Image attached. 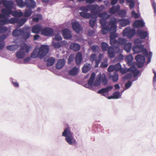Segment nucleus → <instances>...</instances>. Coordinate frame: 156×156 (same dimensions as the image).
Here are the masks:
<instances>
[{
    "label": "nucleus",
    "mask_w": 156,
    "mask_h": 156,
    "mask_svg": "<svg viewBox=\"0 0 156 156\" xmlns=\"http://www.w3.org/2000/svg\"><path fill=\"white\" fill-rule=\"evenodd\" d=\"M62 136L65 137V140L70 145L74 146L77 144V142L73 136V133L70 128L67 127L64 129L62 132Z\"/></svg>",
    "instance_id": "1"
},
{
    "label": "nucleus",
    "mask_w": 156,
    "mask_h": 156,
    "mask_svg": "<svg viewBox=\"0 0 156 156\" xmlns=\"http://www.w3.org/2000/svg\"><path fill=\"white\" fill-rule=\"evenodd\" d=\"M49 49L48 45H42L39 48L38 51L37 49H34L31 54V57L33 58H36L38 57L41 59H42L48 53Z\"/></svg>",
    "instance_id": "2"
},
{
    "label": "nucleus",
    "mask_w": 156,
    "mask_h": 156,
    "mask_svg": "<svg viewBox=\"0 0 156 156\" xmlns=\"http://www.w3.org/2000/svg\"><path fill=\"white\" fill-rule=\"evenodd\" d=\"M132 49L134 53H139L142 52L145 57L148 55V51L146 49L144 48L143 45H137L133 46Z\"/></svg>",
    "instance_id": "3"
},
{
    "label": "nucleus",
    "mask_w": 156,
    "mask_h": 156,
    "mask_svg": "<svg viewBox=\"0 0 156 156\" xmlns=\"http://www.w3.org/2000/svg\"><path fill=\"white\" fill-rule=\"evenodd\" d=\"M136 34V30L134 28L127 27L123 30V35L124 36L127 37L129 38H131Z\"/></svg>",
    "instance_id": "4"
},
{
    "label": "nucleus",
    "mask_w": 156,
    "mask_h": 156,
    "mask_svg": "<svg viewBox=\"0 0 156 156\" xmlns=\"http://www.w3.org/2000/svg\"><path fill=\"white\" fill-rule=\"evenodd\" d=\"M135 59L136 62V65L137 67L139 68L142 67L145 62L144 56L138 54L136 56Z\"/></svg>",
    "instance_id": "5"
},
{
    "label": "nucleus",
    "mask_w": 156,
    "mask_h": 156,
    "mask_svg": "<svg viewBox=\"0 0 156 156\" xmlns=\"http://www.w3.org/2000/svg\"><path fill=\"white\" fill-rule=\"evenodd\" d=\"M95 76V73H92L87 83L84 85L83 86L86 88L90 89V90L96 91V90L92 86L93 83L94 81Z\"/></svg>",
    "instance_id": "6"
},
{
    "label": "nucleus",
    "mask_w": 156,
    "mask_h": 156,
    "mask_svg": "<svg viewBox=\"0 0 156 156\" xmlns=\"http://www.w3.org/2000/svg\"><path fill=\"white\" fill-rule=\"evenodd\" d=\"M2 4L5 8L12 9L13 8L14 2L12 0H1L0 1V9L1 8V5Z\"/></svg>",
    "instance_id": "7"
},
{
    "label": "nucleus",
    "mask_w": 156,
    "mask_h": 156,
    "mask_svg": "<svg viewBox=\"0 0 156 156\" xmlns=\"http://www.w3.org/2000/svg\"><path fill=\"white\" fill-rule=\"evenodd\" d=\"M27 20V19L26 18L20 19L17 18H12V24L16 23L18 26L21 27L25 23Z\"/></svg>",
    "instance_id": "8"
},
{
    "label": "nucleus",
    "mask_w": 156,
    "mask_h": 156,
    "mask_svg": "<svg viewBox=\"0 0 156 156\" xmlns=\"http://www.w3.org/2000/svg\"><path fill=\"white\" fill-rule=\"evenodd\" d=\"M41 34L46 36H51L54 34V30L51 28L45 27L41 30Z\"/></svg>",
    "instance_id": "9"
},
{
    "label": "nucleus",
    "mask_w": 156,
    "mask_h": 156,
    "mask_svg": "<svg viewBox=\"0 0 156 156\" xmlns=\"http://www.w3.org/2000/svg\"><path fill=\"white\" fill-rule=\"evenodd\" d=\"M118 22L119 24V28L121 29L122 27L127 26L130 23V21L128 19H119L118 20Z\"/></svg>",
    "instance_id": "10"
},
{
    "label": "nucleus",
    "mask_w": 156,
    "mask_h": 156,
    "mask_svg": "<svg viewBox=\"0 0 156 156\" xmlns=\"http://www.w3.org/2000/svg\"><path fill=\"white\" fill-rule=\"evenodd\" d=\"M1 12L2 13L3 17H9L12 14V10L6 8H2L1 9Z\"/></svg>",
    "instance_id": "11"
},
{
    "label": "nucleus",
    "mask_w": 156,
    "mask_h": 156,
    "mask_svg": "<svg viewBox=\"0 0 156 156\" xmlns=\"http://www.w3.org/2000/svg\"><path fill=\"white\" fill-rule=\"evenodd\" d=\"M25 55V51L24 48L23 47L21 48L18 51H17L16 53V57L19 59H22L23 58Z\"/></svg>",
    "instance_id": "12"
},
{
    "label": "nucleus",
    "mask_w": 156,
    "mask_h": 156,
    "mask_svg": "<svg viewBox=\"0 0 156 156\" xmlns=\"http://www.w3.org/2000/svg\"><path fill=\"white\" fill-rule=\"evenodd\" d=\"M72 27L73 30L77 33H78L82 30L81 25L77 21L72 22Z\"/></svg>",
    "instance_id": "13"
},
{
    "label": "nucleus",
    "mask_w": 156,
    "mask_h": 156,
    "mask_svg": "<svg viewBox=\"0 0 156 156\" xmlns=\"http://www.w3.org/2000/svg\"><path fill=\"white\" fill-rule=\"evenodd\" d=\"M25 3L28 8L34 9L36 5V3L34 0H25Z\"/></svg>",
    "instance_id": "14"
},
{
    "label": "nucleus",
    "mask_w": 156,
    "mask_h": 156,
    "mask_svg": "<svg viewBox=\"0 0 156 156\" xmlns=\"http://www.w3.org/2000/svg\"><path fill=\"white\" fill-rule=\"evenodd\" d=\"M12 18L9 19L7 17H2V19L0 20V24L3 26L9 23L12 24Z\"/></svg>",
    "instance_id": "15"
},
{
    "label": "nucleus",
    "mask_w": 156,
    "mask_h": 156,
    "mask_svg": "<svg viewBox=\"0 0 156 156\" xmlns=\"http://www.w3.org/2000/svg\"><path fill=\"white\" fill-rule=\"evenodd\" d=\"M136 34L142 39H145L148 35V33L147 31L141 30H138Z\"/></svg>",
    "instance_id": "16"
},
{
    "label": "nucleus",
    "mask_w": 156,
    "mask_h": 156,
    "mask_svg": "<svg viewBox=\"0 0 156 156\" xmlns=\"http://www.w3.org/2000/svg\"><path fill=\"white\" fill-rule=\"evenodd\" d=\"M145 23L142 20H137L134 23L133 27L135 28H142L145 25Z\"/></svg>",
    "instance_id": "17"
},
{
    "label": "nucleus",
    "mask_w": 156,
    "mask_h": 156,
    "mask_svg": "<svg viewBox=\"0 0 156 156\" xmlns=\"http://www.w3.org/2000/svg\"><path fill=\"white\" fill-rule=\"evenodd\" d=\"M113 88L112 86H107L105 88H102L99 90L97 93L100 94H102L104 95V94L107 93L108 91L111 90Z\"/></svg>",
    "instance_id": "18"
},
{
    "label": "nucleus",
    "mask_w": 156,
    "mask_h": 156,
    "mask_svg": "<svg viewBox=\"0 0 156 156\" xmlns=\"http://www.w3.org/2000/svg\"><path fill=\"white\" fill-rule=\"evenodd\" d=\"M62 35L66 39H69L72 37L70 31L66 29H65L62 31Z\"/></svg>",
    "instance_id": "19"
},
{
    "label": "nucleus",
    "mask_w": 156,
    "mask_h": 156,
    "mask_svg": "<svg viewBox=\"0 0 156 156\" xmlns=\"http://www.w3.org/2000/svg\"><path fill=\"white\" fill-rule=\"evenodd\" d=\"M42 27L40 24L36 25L33 26L31 30L32 32L38 34L42 30Z\"/></svg>",
    "instance_id": "20"
},
{
    "label": "nucleus",
    "mask_w": 156,
    "mask_h": 156,
    "mask_svg": "<svg viewBox=\"0 0 156 156\" xmlns=\"http://www.w3.org/2000/svg\"><path fill=\"white\" fill-rule=\"evenodd\" d=\"M65 60L64 59H61L58 61L55 65V68L57 69H60L64 66Z\"/></svg>",
    "instance_id": "21"
},
{
    "label": "nucleus",
    "mask_w": 156,
    "mask_h": 156,
    "mask_svg": "<svg viewBox=\"0 0 156 156\" xmlns=\"http://www.w3.org/2000/svg\"><path fill=\"white\" fill-rule=\"evenodd\" d=\"M101 76L100 75L98 77V79L96 80L94 82V81L93 83L92 87L94 88L96 90V87L100 88L101 84Z\"/></svg>",
    "instance_id": "22"
},
{
    "label": "nucleus",
    "mask_w": 156,
    "mask_h": 156,
    "mask_svg": "<svg viewBox=\"0 0 156 156\" xmlns=\"http://www.w3.org/2000/svg\"><path fill=\"white\" fill-rule=\"evenodd\" d=\"M98 7V5L97 4L93 5L88 6L89 10H90L91 11V14L92 15H96L97 14L96 10Z\"/></svg>",
    "instance_id": "23"
},
{
    "label": "nucleus",
    "mask_w": 156,
    "mask_h": 156,
    "mask_svg": "<svg viewBox=\"0 0 156 156\" xmlns=\"http://www.w3.org/2000/svg\"><path fill=\"white\" fill-rule=\"evenodd\" d=\"M82 55L80 52L77 53L75 57V62L77 65H80L82 60Z\"/></svg>",
    "instance_id": "24"
},
{
    "label": "nucleus",
    "mask_w": 156,
    "mask_h": 156,
    "mask_svg": "<svg viewBox=\"0 0 156 156\" xmlns=\"http://www.w3.org/2000/svg\"><path fill=\"white\" fill-rule=\"evenodd\" d=\"M120 6L118 5V16L121 17H125L126 14V10L124 9H120Z\"/></svg>",
    "instance_id": "25"
},
{
    "label": "nucleus",
    "mask_w": 156,
    "mask_h": 156,
    "mask_svg": "<svg viewBox=\"0 0 156 156\" xmlns=\"http://www.w3.org/2000/svg\"><path fill=\"white\" fill-rule=\"evenodd\" d=\"M70 48L71 49L75 51H79L80 48V45L76 43H73L71 44L70 46Z\"/></svg>",
    "instance_id": "26"
},
{
    "label": "nucleus",
    "mask_w": 156,
    "mask_h": 156,
    "mask_svg": "<svg viewBox=\"0 0 156 156\" xmlns=\"http://www.w3.org/2000/svg\"><path fill=\"white\" fill-rule=\"evenodd\" d=\"M23 32V30L21 29H18L16 28L12 32V35L13 37H17L21 35Z\"/></svg>",
    "instance_id": "27"
},
{
    "label": "nucleus",
    "mask_w": 156,
    "mask_h": 156,
    "mask_svg": "<svg viewBox=\"0 0 156 156\" xmlns=\"http://www.w3.org/2000/svg\"><path fill=\"white\" fill-rule=\"evenodd\" d=\"M90 18L89 21V24L90 27L93 28L95 25L97 20V17L95 15H92Z\"/></svg>",
    "instance_id": "28"
},
{
    "label": "nucleus",
    "mask_w": 156,
    "mask_h": 156,
    "mask_svg": "<svg viewBox=\"0 0 156 156\" xmlns=\"http://www.w3.org/2000/svg\"><path fill=\"white\" fill-rule=\"evenodd\" d=\"M133 57L131 55L126 56L125 58V60L129 66H130L133 64Z\"/></svg>",
    "instance_id": "29"
},
{
    "label": "nucleus",
    "mask_w": 156,
    "mask_h": 156,
    "mask_svg": "<svg viewBox=\"0 0 156 156\" xmlns=\"http://www.w3.org/2000/svg\"><path fill=\"white\" fill-rule=\"evenodd\" d=\"M120 71L122 74H124L128 72L127 68H122L119 63L118 62V72Z\"/></svg>",
    "instance_id": "30"
},
{
    "label": "nucleus",
    "mask_w": 156,
    "mask_h": 156,
    "mask_svg": "<svg viewBox=\"0 0 156 156\" xmlns=\"http://www.w3.org/2000/svg\"><path fill=\"white\" fill-rule=\"evenodd\" d=\"M90 64L86 63L84 65L82 69V71L83 73H86L91 69Z\"/></svg>",
    "instance_id": "31"
},
{
    "label": "nucleus",
    "mask_w": 156,
    "mask_h": 156,
    "mask_svg": "<svg viewBox=\"0 0 156 156\" xmlns=\"http://www.w3.org/2000/svg\"><path fill=\"white\" fill-rule=\"evenodd\" d=\"M55 58L53 57H51L48 59L46 61L47 62V66L48 67L52 66L55 63Z\"/></svg>",
    "instance_id": "32"
},
{
    "label": "nucleus",
    "mask_w": 156,
    "mask_h": 156,
    "mask_svg": "<svg viewBox=\"0 0 156 156\" xmlns=\"http://www.w3.org/2000/svg\"><path fill=\"white\" fill-rule=\"evenodd\" d=\"M132 44L131 43H126L124 46V49L127 53L129 52L132 48Z\"/></svg>",
    "instance_id": "33"
},
{
    "label": "nucleus",
    "mask_w": 156,
    "mask_h": 156,
    "mask_svg": "<svg viewBox=\"0 0 156 156\" xmlns=\"http://www.w3.org/2000/svg\"><path fill=\"white\" fill-rule=\"evenodd\" d=\"M127 41L126 39L122 38H119L118 40V45H120L121 46L124 45L126 43Z\"/></svg>",
    "instance_id": "34"
},
{
    "label": "nucleus",
    "mask_w": 156,
    "mask_h": 156,
    "mask_svg": "<svg viewBox=\"0 0 156 156\" xmlns=\"http://www.w3.org/2000/svg\"><path fill=\"white\" fill-rule=\"evenodd\" d=\"M12 15L14 17H20L23 16V14L21 11L18 12L16 10L14 11L12 10Z\"/></svg>",
    "instance_id": "35"
},
{
    "label": "nucleus",
    "mask_w": 156,
    "mask_h": 156,
    "mask_svg": "<svg viewBox=\"0 0 156 156\" xmlns=\"http://www.w3.org/2000/svg\"><path fill=\"white\" fill-rule=\"evenodd\" d=\"M28 8V9H26L25 10V11L24 13V16L25 17H29L31 15L32 13L33 12V11H32V9H31L30 8Z\"/></svg>",
    "instance_id": "36"
},
{
    "label": "nucleus",
    "mask_w": 156,
    "mask_h": 156,
    "mask_svg": "<svg viewBox=\"0 0 156 156\" xmlns=\"http://www.w3.org/2000/svg\"><path fill=\"white\" fill-rule=\"evenodd\" d=\"M78 71V68L74 67L69 71V74L70 75L74 76L77 74Z\"/></svg>",
    "instance_id": "37"
},
{
    "label": "nucleus",
    "mask_w": 156,
    "mask_h": 156,
    "mask_svg": "<svg viewBox=\"0 0 156 156\" xmlns=\"http://www.w3.org/2000/svg\"><path fill=\"white\" fill-rule=\"evenodd\" d=\"M79 14L80 16L85 18H89L92 16V14L89 13L84 12H80Z\"/></svg>",
    "instance_id": "38"
},
{
    "label": "nucleus",
    "mask_w": 156,
    "mask_h": 156,
    "mask_svg": "<svg viewBox=\"0 0 156 156\" xmlns=\"http://www.w3.org/2000/svg\"><path fill=\"white\" fill-rule=\"evenodd\" d=\"M114 70L115 72H117V63L114 66L111 65L108 68V71L109 72H112Z\"/></svg>",
    "instance_id": "39"
},
{
    "label": "nucleus",
    "mask_w": 156,
    "mask_h": 156,
    "mask_svg": "<svg viewBox=\"0 0 156 156\" xmlns=\"http://www.w3.org/2000/svg\"><path fill=\"white\" fill-rule=\"evenodd\" d=\"M7 50L11 51H14L18 48V46L16 44L10 45L6 47Z\"/></svg>",
    "instance_id": "40"
},
{
    "label": "nucleus",
    "mask_w": 156,
    "mask_h": 156,
    "mask_svg": "<svg viewBox=\"0 0 156 156\" xmlns=\"http://www.w3.org/2000/svg\"><path fill=\"white\" fill-rule=\"evenodd\" d=\"M30 32H24L23 30V32L21 35H22V37L24 39L27 40L30 37Z\"/></svg>",
    "instance_id": "41"
},
{
    "label": "nucleus",
    "mask_w": 156,
    "mask_h": 156,
    "mask_svg": "<svg viewBox=\"0 0 156 156\" xmlns=\"http://www.w3.org/2000/svg\"><path fill=\"white\" fill-rule=\"evenodd\" d=\"M117 22V19L115 18H111L108 22L109 25H116V23Z\"/></svg>",
    "instance_id": "42"
},
{
    "label": "nucleus",
    "mask_w": 156,
    "mask_h": 156,
    "mask_svg": "<svg viewBox=\"0 0 156 156\" xmlns=\"http://www.w3.org/2000/svg\"><path fill=\"white\" fill-rule=\"evenodd\" d=\"M8 30V28L0 24V34L5 33Z\"/></svg>",
    "instance_id": "43"
},
{
    "label": "nucleus",
    "mask_w": 156,
    "mask_h": 156,
    "mask_svg": "<svg viewBox=\"0 0 156 156\" xmlns=\"http://www.w3.org/2000/svg\"><path fill=\"white\" fill-rule=\"evenodd\" d=\"M117 27L116 25H111L110 27H109V32L110 33H115Z\"/></svg>",
    "instance_id": "44"
},
{
    "label": "nucleus",
    "mask_w": 156,
    "mask_h": 156,
    "mask_svg": "<svg viewBox=\"0 0 156 156\" xmlns=\"http://www.w3.org/2000/svg\"><path fill=\"white\" fill-rule=\"evenodd\" d=\"M111 45L114 48H117V40H110Z\"/></svg>",
    "instance_id": "45"
},
{
    "label": "nucleus",
    "mask_w": 156,
    "mask_h": 156,
    "mask_svg": "<svg viewBox=\"0 0 156 156\" xmlns=\"http://www.w3.org/2000/svg\"><path fill=\"white\" fill-rule=\"evenodd\" d=\"M17 5L21 8H23L25 6V2H24L23 0H16Z\"/></svg>",
    "instance_id": "46"
},
{
    "label": "nucleus",
    "mask_w": 156,
    "mask_h": 156,
    "mask_svg": "<svg viewBox=\"0 0 156 156\" xmlns=\"http://www.w3.org/2000/svg\"><path fill=\"white\" fill-rule=\"evenodd\" d=\"M99 16L103 19L106 20L110 16L106 12H104L100 14Z\"/></svg>",
    "instance_id": "47"
},
{
    "label": "nucleus",
    "mask_w": 156,
    "mask_h": 156,
    "mask_svg": "<svg viewBox=\"0 0 156 156\" xmlns=\"http://www.w3.org/2000/svg\"><path fill=\"white\" fill-rule=\"evenodd\" d=\"M42 18V15L41 14H38L36 15V16L34 17L32 20L34 22H38L39 20H41Z\"/></svg>",
    "instance_id": "48"
},
{
    "label": "nucleus",
    "mask_w": 156,
    "mask_h": 156,
    "mask_svg": "<svg viewBox=\"0 0 156 156\" xmlns=\"http://www.w3.org/2000/svg\"><path fill=\"white\" fill-rule=\"evenodd\" d=\"M109 12L111 14H114L117 12V6L115 7L113 6L111 8L109 9Z\"/></svg>",
    "instance_id": "49"
},
{
    "label": "nucleus",
    "mask_w": 156,
    "mask_h": 156,
    "mask_svg": "<svg viewBox=\"0 0 156 156\" xmlns=\"http://www.w3.org/2000/svg\"><path fill=\"white\" fill-rule=\"evenodd\" d=\"M10 80L11 82L14 87H19V84L18 83L16 82V80H14L12 78H10Z\"/></svg>",
    "instance_id": "50"
},
{
    "label": "nucleus",
    "mask_w": 156,
    "mask_h": 156,
    "mask_svg": "<svg viewBox=\"0 0 156 156\" xmlns=\"http://www.w3.org/2000/svg\"><path fill=\"white\" fill-rule=\"evenodd\" d=\"M109 27L108 26L103 27L101 29L102 34H106L108 32H109Z\"/></svg>",
    "instance_id": "51"
},
{
    "label": "nucleus",
    "mask_w": 156,
    "mask_h": 156,
    "mask_svg": "<svg viewBox=\"0 0 156 156\" xmlns=\"http://www.w3.org/2000/svg\"><path fill=\"white\" fill-rule=\"evenodd\" d=\"M101 48L103 51H106L108 47V45L107 43L103 42L101 43Z\"/></svg>",
    "instance_id": "52"
},
{
    "label": "nucleus",
    "mask_w": 156,
    "mask_h": 156,
    "mask_svg": "<svg viewBox=\"0 0 156 156\" xmlns=\"http://www.w3.org/2000/svg\"><path fill=\"white\" fill-rule=\"evenodd\" d=\"M101 80L103 85H105L108 84V81L104 73L102 74V78Z\"/></svg>",
    "instance_id": "53"
},
{
    "label": "nucleus",
    "mask_w": 156,
    "mask_h": 156,
    "mask_svg": "<svg viewBox=\"0 0 156 156\" xmlns=\"http://www.w3.org/2000/svg\"><path fill=\"white\" fill-rule=\"evenodd\" d=\"M142 39L140 37V38H137L134 41V43L135 44V45H142L141 44L142 42Z\"/></svg>",
    "instance_id": "54"
},
{
    "label": "nucleus",
    "mask_w": 156,
    "mask_h": 156,
    "mask_svg": "<svg viewBox=\"0 0 156 156\" xmlns=\"http://www.w3.org/2000/svg\"><path fill=\"white\" fill-rule=\"evenodd\" d=\"M108 99H117V91H115L113 93L112 95L107 97Z\"/></svg>",
    "instance_id": "55"
},
{
    "label": "nucleus",
    "mask_w": 156,
    "mask_h": 156,
    "mask_svg": "<svg viewBox=\"0 0 156 156\" xmlns=\"http://www.w3.org/2000/svg\"><path fill=\"white\" fill-rule=\"evenodd\" d=\"M74 59V56L72 54L70 55L68 59V63L69 64H70L71 62L73 61Z\"/></svg>",
    "instance_id": "56"
},
{
    "label": "nucleus",
    "mask_w": 156,
    "mask_h": 156,
    "mask_svg": "<svg viewBox=\"0 0 156 156\" xmlns=\"http://www.w3.org/2000/svg\"><path fill=\"white\" fill-rule=\"evenodd\" d=\"M52 45L55 48H59L61 47V44L59 42H52Z\"/></svg>",
    "instance_id": "57"
},
{
    "label": "nucleus",
    "mask_w": 156,
    "mask_h": 156,
    "mask_svg": "<svg viewBox=\"0 0 156 156\" xmlns=\"http://www.w3.org/2000/svg\"><path fill=\"white\" fill-rule=\"evenodd\" d=\"M91 49L93 52H96L98 50L99 48L97 45H93L91 47Z\"/></svg>",
    "instance_id": "58"
},
{
    "label": "nucleus",
    "mask_w": 156,
    "mask_h": 156,
    "mask_svg": "<svg viewBox=\"0 0 156 156\" xmlns=\"http://www.w3.org/2000/svg\"><path fill=\"white\" fill-rule=\"evenodd\" d=\"M153 72L154 74L153 78V83L154 86L156 85V72L154 70H153Z\"/></svg>",
    "instance_id": "59"
},
{
    "label": "nucleus",
    "mask_w": 156,
    "mask_h": 156,
    "mask_svg": "<svg viewBox=\"0 0 156 156\" xmlns=\"http://www.w3.org/2000/svg\"><path fill=\"white\" fill-rule=\"evenodd\" d=\"M132 77V73H128L127 74L123 77V80H124L130 79Z\"/></svg>",
    "instance_id": "60"
},
{
    "label": "nucleus",
    "mask_w": 156,
    "mask_h": 156,
    "mask_svg": "<svg viewBox=\"0 0 156 156\" xmlns=\"http://www.w3.org/2000/svg\"><path fill=\"white\" fill-rule=\"evenodd\" d=\"M8 34H3L0 36V42H2L8 36Z\"/></svg>",
    "instance_id": "61"
},
{
    "label": "nucleus",
    "mask_w": 156,
    "mask_h": 156,
    "mask_svg": "<svg viewBox=\"0 0 156 156\" xmlns=\"http://www.w3.org/2000/svg\"><path fill=\"white\" fill-rule=\"evenodd\" d=\"M97 56L96 54H93L90 55V60L92 62H93L96 60Z\"/></svg>",
    "instance_id": "62"
},
{
    "label": "nucleus",
    "mask_w": 156,
    "mask_h": 156,
    "mask_svg": "<svg viewBox=\"0 0 156 156\" xmlns=\"http://www.w3.org/2000/svg\"><path fill=\"white\" fill-rule=\"evenodd\" d=\"M130 66H131L129 68L127 69L128 72H130L133 73L134 71H136L137 69L134 66L132 65Z\"/></svg>",
    "instance_id": "63"
},
{
    "label": "nucleus",
    "mask_w": 156,
    "mask_h": 156,
    "mask_svg": "<svg viewBox=\"0 0 156 156\" xmlns=\"http://www.w3.org/2000/svg\"><path fill=\"white\" fill-rule=\"evenodd\" d=\"M131 15L132 17L136 19L139 18L140 16L139 15L138 13H136L134 11H132Z\"/></svg>",
    "instance_id": "64"
}]
</instances>
